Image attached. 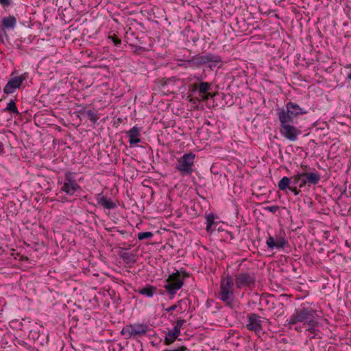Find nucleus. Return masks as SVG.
Masks as SVG:
<instances>
[{
    "label": "nucleus",
    "mask_w": 351,
    "mask_h": 351,
    "mask_svg": "<svg viewBox=\"0 0 351 351\" xmlns=\"http://www.w3.org/2000/svg\"><path fill=\"white\" fill-rule=\"evenodd\" d=\"M317 311L311 307H301L295 310L294 313L287 320L288 325H295L298 322L308 324L309 326H315L317 325L316 319Z\"/></svg>",
    "instance_id": "nucleus-1"
},
{
    "label": "nucleus",
    "mask_w": 351,
    "mask_h": 351,
    "mask_svg": "<svg viewBox=\"0 0 351 351\" xmlns=\"http://www.w3.org/2000/svg\"><path fill=\"white\" fill-rule=\"evenodd\" d=\"M307 111L301 108L295 103L289 101L285 108H280L277 109V115L279 122L294 123V120L298 116L305 114Z\"/></svg>",
    "instance_id": "nucleus-2"
},
{
    "label": "nucleus",
    "mask_w": 351,
    "mask_h": 351,
    "mask_svg": "<svg viewBox=\"0 0 351 351\" xmlns=\"http://www.w3.org/2000/svg\"><path fill=\"white\" fill-rule=\"evenodd\" d=\"M218 298L227 306H231L234 301V282L230 274H224L221 278Z\"/></svg>",
    "instance_id": "nucleus-3"
},
{
    "label": "nucleus",
    "mask_w": 351,
    "mask_h": 351,
    "mask_svg": "<svg viewBox=\"0 0 351 351\" xmlns=\"http://www.w3.org/2000/svg\"><path fill=\"white\" fill-rule=\"evenodd\" d=\"M190 66L199 67L203 64L212 63L210 65L211 68L213 66H216L217 63L221 62V58L219 56L214 55L212 53H207L205 55H197L193 56L191 59L186 61Z\"/></svg>",
    "instance_id": "nucleus-4"
},
{
    "label": "nucleus",
    "mask_w": 351,
    "mask_h": 351,
    "mask_svg": "<svg viewBox=\"0 0 351 351\" xmlns=\"http://www.w3.org/2000/svg\"><path fill=\"white\" fill-rule=\"evenodd\" d=\"M267 319L262 317L256 313H251L247 315L246 328L260 336L263 333V324Z\"/></svg>",
    "instance_id": "nucleus-5"
},
{
    "label": "nucleus",
    "mask_w": 351,
    "mask_h": 351,
    "mask_svg": "<svg viewBox=\"0 0 351 351\" xmlns=\"http://www.w3.org/2000/svg\"><path fill=\"white\" fill-rule=\"evenodd\" d=\"M195 155L193 153L184 154L178 160L176 169L182 175H191L193 171V165Z\"/></svg>",
    "instance_id": "nucleus-6"
},
{
    "label": "nucleus",
    "mask_w": 351,
    "mask_h": 351,
    "mask_svg": "<svg viewBox=\"0 0 351 351\" xmlns=\"http://www.w3.org/2000/svg\"><path fill=\"white\" fill-rule=\"evenodd\" d=\"M294 123L280 122V133L286 139L294 142L301 134V130L293 125Z\"/></svg>",
    "instance_id": "nucleus-7"
},
{
    "label": "nucleus",
    "mask_w": 351,
    "mask_h": 351,
    "mask_svg": "<svg viewBox=\"0 0 351 351\" xmlns=\"http://www.w3.org/2000/svg\"><path fill=\"white\" fill-rule=\"evenodd\" d=\"M234 280L237 289H241L252 287L254 285L256 279L253 273L241 272L234 275Z\"/></svg>",
    "instance_id": "nucleus-8"
},
{
    "label": "nucleus",
    "mask_w": 351,
    "mask_h": 351,
    "mask_svg": "<svg viewBox=\"0 0 351 351\" xmlns=\"http://www.w3.org/2000/svg\"><path fill=\"white\" fill-rule=\"evenodd\" d=\"M80 188L76 181L72 178L71 173H66L65 180L62 184L61 190L69 195H73Z\"/></svg>",
    "instance_id": "nucleus-9"
},
{
    "label": "nucleus",
    "mask_w": 351,
    "mask_h": 351,
    "mask_svg": "<svg viewBox=\"0 0 351 351\" xmlns=\"http://www.w3.org/2000/svg\"><path fill=\"white\" fill-rule=\"evenodd\" d=\"M303 179L304 186L308 185H316L319 183L321 179L320 174L314 169L312 172H302L300 173Z\"/></svg>",
    "instance_id": "nucleus-10"
},
{
    "label": "nucleus",
    "mask_w": 351,
    "mask_h": 351,
    "mask_svg": "<svg viewBox=\"0 0 351 351\" xmlns=\"http://www.w3.org/2000/svg\"><path fill=\"white\" fill-rule=\"evenodd\" d=\"M25 80V77L23 75L12 77L5 86L3 89L4 93L6 94L14 93L16 89L20 87Z\"/></svg>",
    "instance_id": "nucleus-11"
},
{
    "label": "nucleus",
    "mask_w": 351,
    "mask_h": 351,
    "mask_svg": "<svg viewBox=\"0 0 351 351\" xmlns=\"http://www.w3.org/2000/svg\"><path fill=\"white\" fill-rule=\"evenodd\" d=\"M266 244L269 250L282 249L287 244V241L285 237L279 236L276 239L271 236H269L266 240Z\"/></svg>",
    "instance_id": "nucleus-12"
},
{
    "label": "nucleus",
    "mask_w": 351,
    "mask_h": 351,
    "mask_svg": "<svg viewBox=\"0 0 351 351\" xmlns=\"http://www.w3.org/2000/svg\"><path fill=\"white\" fill-rule=\"evenodd\" d=\"M141 132L142 128L137 127L136 125L133 126V153L134 152H137V150L134 149L136 148L141 149L145 155H147V152L145 149L144 145L138 146L137 145L138 143L143 142V139L141 137Z\"/></svg>",
    "instance_id": "nucleus-13"
},
{
    "label": "nucleus",
    "mask_w": 351,
    "mask_h": 351,
    "mask_svg": "<svg viewBox=\"0 0 351 351\" xmlns=\"http://www.w3.org/2000/svg\"><path fill=\"white\" fill-rule=\"evenodd\" d=\"M95 199L97 204L104 207V208L110 210L117 207L115 202L112 201L110 199H108L101 193L97 194Z\"/></svg>",
    "instance_id": "nucleus-14"
},
{
    "label": "nucleus",
    "mask_w": 351,
    "mask_h": 351,
    "mask_svg": "<svg viewBox=\"0 0 351 351\" xmlns=\"http://www.w3.org/2000/svg\"><path fill=\"white\" fill-rule=\"evenodd\" d=\"M166 285L164 286L165 289L167 290V291L171 295L176 294V293L182 288L183 286L184 282H171V281H167L166 280Z\"/></svg>",
    "instance_id": "nucleus-15"
},
{
    "label": "nucleus",
    "mask_w": 351,
    "mask_h": 351,
    "mask_svg": "<svg viewBox=\"0 0 351 351\" xmlns=\"http://www.w3.org/2000/svg\"><path fill=\"white\" fill-rule=\"evenodd\" d=\"M211 88V84L209 82H202L199 84L198 87L199 91L200 93L204 94L205 95L203 97L204 100H207L210 97H213V95L208 93V91Z\"/></svg>",
    "instance_id": "nucleus-16"
},
{
    "label": "nucleus",
    "mask_w": 351,
    "mask_h": 351,
    "mask_svg": "<svg viewBox=\"0 0 351 351\" xmlns=\"http://www.w3.org/2000/svg\"><path fill=\"white\" fill-rule=\"evenodd\" d=\"M3 29H13L16 25V19L14 16L3 17L2 19Z\"/></svg>",
    "instance_id": "nucleus-17"
},
{
    "label": "nucleus",
    "mask_w": 351,
    "mask_h": 351,
    "mask_svg": "<svg viewBox=\"0 0 351 351\" xmlns=\"http://www.w3.org/2000/svg\"><path fill=\"white\" fill-rule=\"evenodd\" d=\"M187 276V274L185 271H183V276L182 278L180 272L178 270H176V272L169 276L168 278L167 279V281H171L174 282H183L184 278Z\"/></svg>",
    "instance_id": "nucleus-18"
},
{
    "label": "nucleus",
    "mask_w": 351,
    "mask_h": 351,
    "mask_svg": "<svg viewBox=\"0 0 351 351\" xmlns=\"http://www.w3.org/2000/svg\"><path fill=\"white\" fill-rule=\"evenodd\" d=\"M180 335V332H178L174 331V328L170 330L165 337V344L169 345L175 341V340L178 338V337Z\"/></svg>",
    "instance_id": "nucleus-19"
},
{
    "label": "nucleus",
    "mask_w": 351,
    "mask_h": 351,
    "mask_svg": "<svg viewBox=\"0 0 351 351\" xmlns=\"http://www.w3.org/2000/svg\"><path fill=\"white\" fill-rule=\"evenodd\" d=\"M291 178L292 185L298 187L299 189L304 187L303 179L300 173L293 175Z\"/></svg>",
    "instance_id": "nucleus-20"
},
{
    "label": "nucleus",
    "mask_w": 351,
    "mask_h": 351,
    "mask_svg": "<svg viewBox=\"0 0 351 351\" xmlns=\"http://www.w3.org/2000/svg\"><path fill=\"white\" fill-rule=\"evenodd\" d=\"M291 184V178L288 177H283L280 179V180L278 182V186L280 190L281 191H286L287 189H289Z\"/></svg>",
    "instance_id": "nucleus-21"
},
{
    "label": "nucleus",
    "mask_w": 351,
    "mask_h": 351,
    "mask_svg": "<svg viewBox=\"0 0 351 351\" xmlns=\"http://www.w3.org/2000/svg\"><path fill=\"white\" fill-rule=\"evenodd\" d=\"M148 328L147 325L136 324L133 326V335H143L148 330Z\"/></svg>",
    "instance_id": "nucleus-22"
},
{
    "label": "nucleus",
    "mask_w": 351,
    "mask_h": 351,
    "mask_svg": "<svg viewBox=\"0 0 351 351\" xmlns=\"http://www.w3.org/2000/svg\"><path fill=\"white\" fill-rule=\"evenodd\" d=\"M206 231L208 232H212L215 228H213V226L215 224V217L213 214H208L206 216Z\"/></svg>",
    "instance_id": "nucleus-23"
},
{
    "label": "nucleus",
    "mask_w": 351,
    "mask_h": 351,
    "mask_svg": "<svg viewBox=\"0 0 351 351\" xmlns=\"http://www.w3.org/2000/svg\"><path fill=\"white\" fill-rule=\"evenodd\" d=\"M156 289V287L147 285V287L136 291L140 294L145 295L149 298H151L154 295V291Z\"/></svg>",
    "instance_id": "nucleus-24"
},
{
    "label": "nucleus",
    "mask_w": 351,
    "mask_h": 351,
    "mask_svg": "<svg viewBox=\"0 0 351 351\" xmlns=\"http://www.w3.org/2000/svg\"><path fill=\"white\" fill-rule=\"evenodd\" d=\"M154 236V234L152 232H139L137 234V238L139 241H143L145 239H151Z\"/></svg>",
    "instance_id": "nucleus-25"
},
{
    "label": "nucleus",
    "mask_w": 351,
    "mask_h": 351,
    "mask_svg": "<svg viewBox=\"0 0 351 351\" xmlns=\"http://www.w3.org/2000/svg\"><path fill=\"white\" fill-rule=\"evenodd\" d=\"M6 109L12 112H18L16 104L13 101H11L8 104Z\"/></svg>",
    "instance_id": "nucleus-26"
},
{
    "label": "nucleus",
    "mask_w": 351,
    "mask_h": 351,
    "mask_svg": "<svg viewBox=\"0 0 351 351\" xmlns=\"http://www.w3.org/2000/svg\"><path fill=\"white\" fill-rule=\"evenodd\" d=\"M184 319H179L176 321V326H174V331L178 332V331L180 332V329L182 326V325L184 324Z\"/></svg>",
    "instance_id": "nucleus-27"
},
{
    "label": "nucleus",
    "mask_w": 351,
    "mask_h": 351,
    "mask_svg": "<svg viewBox=\"0 0 351 351\" xmlns=\"http://www.w3.org/2000/svg\"><path fill=\"white\" fill-rule=\"evenodd\" d=\"M145 50V48L143 46H138L137 45L134 44L133 42V52L135 53H141L142 51H144Z\"/></svg>",
    "instance_id": "nucleus-28"
},
{
    "label": "nucleus",
    "mask_w": 351,
    "mask_h": 351,
    "mask_svg": "<svg viewBox=\"0 0 351 351\" xmlns=\"http://www.w3.org/2000/svg\"><path fill=\"white\" fill-rule=\"evenodd\" d=\"M264 209L265 210L275 213L276 211H278L279 210V206L277 205H274V206H266L264 208Z\"/></svg>",
    "instance_id": "nucleus-29"
},
{
    "label": "nucleus",
    "mask_w": 351,
    "mask_h": 351,
    "mask_svg": "<svg viewBox=\"0 0 351 351\" xmlns=\"http://www.w3.org/2000/svg\"><path fill=\"white\" fill-rule=\"evenodd\" d=\"M289 190L291 191L294 195H298L300 193V190L298 189V187H296L293 185L291 186Z\"/></svg>",
    "instance_id": "nucleus-30"
},
{
    "label": "nucleus",
    "mask_w": 351,
    "mask_h": 351,
    "mask_svg": "<svg viewBox=\"0 0 351 351\" xmlns=\"http://www.w3.org/2000/svg\"><path fill=\"white\" fill-rule=\"evenodd\" d=\"M11 0H0V4L3 7H8L10 5Z\"/></svg>",
    "instance_id": "nucleus-31"
},
{
    "label": "nucleus",
    "mask_w": 351,
    "mask_h": 351,
    "mask_svg": "<svg viewBox=\"0 0 351 351\" xmlns=\"http://www.w3.org/2000/svg\"><path fill=\"white\" fill-rule=\"evenodd\" d=\"M186 350H187V348L185 346H181L176 349H173V350L166 349L164 351H186Z\"/></svg>",
    "instance_id": "nucleus-32"
},
{
    "label": "nucleus",
    "mask_w": 351,
    "mask_h": 351,
    "mask_svg": "<svg viewBox=\"0 0 351 351\" xmlns=\"http://www.w3.org/2000/svg\"><path fill=\"white\" fill-rule=\"evenodd\" d=\"M346 69H351V63L344 66ZM347 79L351 81V71L347 75Z\"/></svg>",
    "instance_id": "nucleus-33"
},
{
    "label": "nucleus",
    "mask_w": 351,
    "mask_h": 351,
    "mask_svg": "<svg viewBox=\"0 0 351 351\" xmlns=\"http://www.w3.org/2000/svg\"><path fill=\"white\" fill-rule=\"evenodd\" d=\"M123 258L124 259V261L127 263H130V256L128 255V254L127 253H124L123 255Z\"/></svg>",
    "instance_id": "nucleus-34"
},
{
    "label": "nucleus",
    "mask_w": 351,
    "mask_h": 351,
    "mask_svg": "<svg viewBox=\"0 0 351 351\" xmlns=\"http://www.w3.org/2000/svg\"><path fill=\"white\" fill-rule=\"evenodd\" d=\"M176 308H177V305L174 304V305H172V306H169V308H166L165 311L171 312V311H175L176 309Z\"/></svg>",
    "instance_id": "nucleus-35"
},
{
    "label": "nucleus",
    "mask_w": 351,
    "mask_h": 351,
    "mask_svg": "<svg viewBox=\"0 0 351 351\" xmlns=\"http://www.w3.org/2000/svg\"><path fill=\"white\" fill-rule=\"evenodd\" d=\"M128 141L130 145H132V129L128 132Z\"/></svg>",
    "instance_id": "nucleus-36"
},
{
    "label": "nucleus",
    "mask_w": 351,
    "mask_h": 351,
    "mask_svg": "<svg viewBox=\"0 0 351 351\" xmlns=\"http://www.w3.org/2000/svg\"><path fill=\"white\" fill-rule=\"evenodd\" d=\"M88 114L89 115L90 120L94 121H96V119L94 117V114L91 111H88Z\"/></svg>",
    "instance_id": "nucleus-37"
},
{
    "label": "nucleus",
    "mask_w": 351,
    "mask_h": 351,
    "mask_svg": "<svg viewBox=\"0 0 351 351\" xmlns=\"http://www.w3.org/2000/svg\"><path fill=\"white\" fill-rule=\"evenodd\" d=\"M310 327L308 328V330L311 332V333H314L315 332V328L314 327L315 326H309Z\"/></svg>",
    "instance_id": "nucleus-38"
},
{
    "label": "nucleus",
    "mask_w": 351,
    "mask_h": 351,
    "mask_svg": "<svg viewBox=\"0 0 351 351\" xmlns=\"http://www.w3.org/2000/svg\"><path fill=\"white\" fill-rule=\"evenodd\" d=\"M3 34H5V30L3 29L0 28V38L1 37Z\"/></svg>",
    "instance_id": "nucleus-39"
},
{
    "label": "nucleus",
    "mask_w": 351,
    "mask_h": 351,
    "mask_svg": "<svg viewBox=\"0 0 351 351\" xmlns=\"http://www.w3.org/2000/svg\"><path fill=\"white\" fill-rule=\"evenodd\" d=\"M128 329H126V328H123V329L122 330V333H123V334H124L125 332H128Z\"/></svg>",
    "instance_id": "nucleus-40"
},
{
    "label": "nucleus",
    "mask_w": 351,
    "mask_h": 351,
    "mask_svg": "<svg viewBox=\"0 0 351 351\" xmlns=\"http://www.w3.org/2000/svg\"><path fill=\"white\" fill-rule=\"evenodd\" d=\"M114 44L117 45L118 43H120V41H119V40H114Z\"/></svg>",
    "instance_id": "nucleus-41"
},
{
    "label": "nucleus",
    "mask_w": 351,
    "mask_h": 351,
    "mask_svg": "<svg viewBox=\"0 0 351 351\" xmlns=\"http://www.w3.org/2000/svg\"><path fill=\"white\" fill-rule=\"evenodd\" d=\"M195 77L197 79V81H199V82L202 81L201 77Z\"/></svg>",
    "instance_id": "nucleus-42"
},
{
    "label": "nucleus",
    "mask_w": 351,
    "mask_h": 351,
    "mask_svg": "<svg viewBox=\"0 0 351 351\" xmlns=\"http://www.w3.org/2000/svg\"><path fill=\"white\" fill-rule=\"evenodd\" d=\"M129 337H130L132 336V332H128Z\"/></svg>",
    "instance_id": "nucleus-43"
},
{
    "label": "nucleus",
    "mask_w": 351,
    "mask_h": 351,
    "mask_svg": "<svg viewBox=\"0 0 351 351\" xmlns=\"http://www.w3.org/2000/svg\"><path fill=\"white\" fill-rule=\"evenodd\" d=\"M197 88V86L195 85L194 87V89L195 90Z\"/></svg>",
    "instance_id": "nucleus-44"
}]
</instances>
